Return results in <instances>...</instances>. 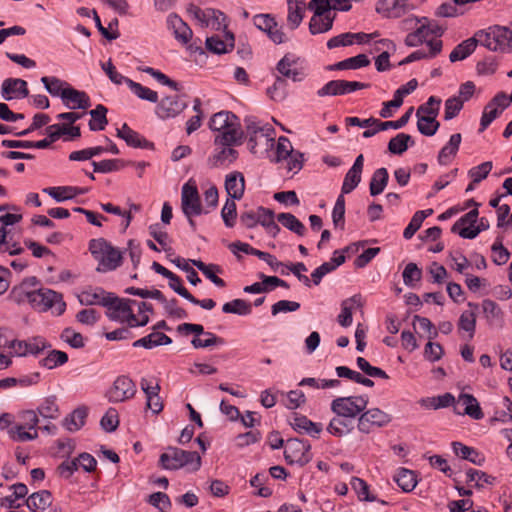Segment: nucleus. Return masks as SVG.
I'll list each match as a JSON object with an SVG mask.
<instances>
[{"label":"nucleus","instance_id":"obj_1","mask_svg":"<svg viewBox=\"0 0 512 512\" xmlns=\"http://www.w3.org/2000/svg\"><path fill=\"white\" fill-rule=\"evenodd\" d=\"M159 465L166 470H178L189 466L190 471H198L201 467V457L196 451H185L169 446L160 455Z\"/></svg>","mask_w":512,"mask_h":512},{"label":"nucleus","instance_id":"obj_2","mask_svg":"<svg viewBox=\"0 0 512 512\" xmlns=\"http://www.w3.org/2000/svg\"><path fill=\"white\" fill-rule=\"evenodd\" d=\"M21 423L9 429L8 433L14 441L25 442L38 438V414L35 410H25L18 415Z\"/></svg>","mask_w":512,"mask_h":512},{"label":"nucleus","instance_id":"obj_3","mask_svg":"<svg viewBox=\"0 0 512 512\" xmlns=\"http://www.w3.org/2000/svg\"><path fill=\"white\" fill-rule=\"evenodd\" d=\"M368 405L367 396L338 397L331 402V410L338 416H344L353 421L366 409Z\"/></svg>","mask_w":512,"mask_h":512},{"label":"nucleus","instance_id":"obj_4","mask_svg":"<svg viewBox=\"0 0 512 512\" xmlns=\"http://www.w3.org/2000/svg\"><path fill=\"white\" fill-rule=\"evenodd\" d=\"M30 305L39 311H47L51 308L55 309L57 315L64 313L66 303L63 301L62 295L48 288H39L34 292Z\"/></svg>","mask_w":512,"mask_h":512},{"label":"nucleus","instance_id":"obj_5","mask_svg":"<svg viewBox=\"0 0 512 512\" xmlns=\"http://www.w3.org/2000/svg\"><path fill=\"white\" fill-rule=\"evenodd\" d=\"M108 302L110 305H106L105 307L108 309L106 314L110 320L121 323L127 322L129 327H135L134 322L136 321V316L131 309V304H136L135 300L120 299L113 293H110Z\"/></svg>","mask_w":512,"mask_h":512},{"label":"nucleus","instance_id":"obj_6","mask_svg":"<svg viewBox=\"0 0 512 512\" xmlns=\"http://www.w3.org/2000/svg\"><path fill=\"white\" fill-rule=\"evenodd\" d=\"M311 445L307 441L298 438H290L287 440L284 457L288 464H297L300 467L308 464L312 459L310 453Z\"/></svg>","mask_w":512,"mask_h":512},{"label":"nucleus","instance_id":"obj_7","mask_svg":"<svg viewBox=\"0 0 512 512\" xmlns=\"http://www.w3.org/2000/svg\"><path fill=\"white\" fill-rule=\"evenodd\" d=\"M181 209L186 217L203 213L198 189L195 184L185 183L181 192Z\"/></svg>","mask_w":512,"mask_h":512},{"label":"nucleus","instance_id":"obj_8","mask_svg":"<svg viewBox=\"0 0 512 512\" xmlns=\"http://www.w3.org/2000/svg\"><path fill=\"white\" fill-rule=\"evenodd\" d=\"M370 84L358 81L331 80L317 91L319 97L339 96L352 93L359 89L368 88Z\"/></svg>","mask_w":512,"mask_h":512},{"label":"nucleus","instance_id":"obj_9","mask_svg":"<svg viewBox=\"0 0 512 512\" xmlns=\"http://www.w3.org/2000/svg\"><path fill=\"white\" fill-rule=\"evenodd\" d=\"M254 25L265 32L269 39L275 44H282L286 41L282 27L278 25L275 18L270 14H258L253 17Z\"/></svg>","mask_w":512,"mask_h":512},{"label":"nucleus","instance_id":"obj_10","mask_svg":"<svg viewBox=\"0 0 512 512\" xmlns=\"http://www.w3.org/2000/svg\"><path fill=\"white\" fill-rule=\"evenodd\" d=\"M246 123V132L248 135V144L250 147V151L252 153H256V135L260 134L261 137H264L265 145L267 147H273L275 140L274 134L275 130L270 125L259 126V124L251 118H247L245 120Z\"/></svg>","mask_w":512,"mask_h":512},{"label":"nucleus","instance_id":"obj_11","mask_svg":"<svg viewBox=\"0 0 512 512\" xmlns=\"http://www.w3.org/2000/svg\"><path fill=\"white\" fill-rule=\"evenodd\" d=\"M135 383L127 376H119L108 391V400L113 403L124 402L134 397Z\"/></svg>","mask_w":512,"mask_h":512},{"label":"nucleus","instance_id":"obj_12","mask_svg":"<svg viewBox=\"0 0 512 512\" xmlns=\"http://www.w3.org/2000/svg\"><path fill=\"white\" fill-rule=\"evenodd\" d=\"M391 416L379 408L363 411L358 418L357 428L360 432L368 434L372 426L383 427L390 423Z\"/></svg>","mask_w":512,"mask_h":512},{"label":"nucleus","instance_id":"obj_13","mask_svg":"<svg viewBox=\"0 0 512 512\" xmlns=\"http://www.w3.org/2000/svg\"><path fill=\"white\" fill-rule=\"evenodd\" d=\"M228 125H223L219 134L214 139L215 145L220 146H234L242 143L243 132L239 118L236 116V121L228 120Z\"/></svg>","mask_w":512,"mask_h":512},{"label":"nucleus","instance_id":"obj_14","mask_svg":"<svg viewBox=\"0 0 512 512\" xmlns=\"http://www.w3.org/2000/svg\"><path fill=\"white\" fill-rule=\"evenodd\" d=\"M453 410L458 415H468L474 420H481L484 413L478 400L471 394L461 393L455 401Z\"/></svg>","mask_w":512,"mask_h":512},{"label":"nucleus","instance_id":"obj_15","mask_svg":"<svg viewBox=\"0 0 512 512\" xmlns=\"http://www.w3.org/2000/svg\"><path fill=\"white\" fill-rule=\"evenodd\" d=\"M40 282L35 276L25 278L19 285H16L10 291L9 297L17 304L25 301L31 302L34 292L38 289Z\"/></svg>","mask_w":512,"mask_h":512},{"label":"nucleus","instance_id":"obj_16","mask_svg":"<svg viewBox=\"0 0 512 512\" xmlns=\"http://www.w3.org/2000/svg\"><path fill=\"white\" fill-rule=\"evenodd\" d=\"M187 103L179 96L164 97L156 106V114L161 119L174 118L184 111Z\"/></svg>","mask_w":512,"mask_h":512},{"label":"nucleus","instance_id":"obj_17","mask_svg":"<svg viewBox=\"0 0 512 512\" xmlns=\"http://www.w3.org/2000/svg\"><path fill=\"white\" fill-rule=\"evenodd\" d=\"M62 101L64 105L71 110L87 109L91 106V100L86 92L76 90L67 85L62 92Z\"/></svg>","mask_w":512,"mask_h":512},{"label":"nucleus","instance_id":"obj_18","mask_svg":"<svg viewBox=\"0 0 512 512\" xmlns=\"http://www.w3.org/2000/svg\"><path fill=\"white\" fill-rule=\"evenodd\" d=\"M364 166V156L358 155L344 177V181L341 187V194L351 193L361 182L362 171Z\"/></svg>","mask_w":512,"mask_h":512},{"label":"nucleus","instance_id":"obj_19","mask_svg":"<svg viewBox=\"0 0 512 512\" xmlns=\"http://www.w3.org/2000/svg\"><path fill=\"white\" fill-rule=\"evenodd\" d=\"M376 11L386 18H399L409 11L408 0H380Z\"/></svg>","mask_w":512,"mask_h":512},{"label":"nucleus","instance_id":"obj_20","mask_svg":"<svg viewBox=\"0 0 512 512\" xmlns=\"http://www.w3.org/2000/svg\"><path fill=\"white\" fill-rule=\"evenodd\" d=\"M117 137L123 139L126 144L133 148L154 149V144L131 129L126 123L117 129Z\"/></svg>","mask_w":512,"mask_h":512},{"label":"nucleus","instance_id":"obj_21","mask_svg":"<svg viewBox=\"0 0 512 512\" xmlns=\"http://www.w3.org/2000/svg\"><path fill=\"white\" fill-rule=\"evenodd\" d=\"M1 93L2 97L7 101L13 98V93H17L18 98L28 97L29 90L27 88V82L18 78L5 79L1 86Z\"/></svg>","mask_w":512,"mask_h":512},{"label":"nucleus","instance_id":"obj_22","mask_svg":"<svg viewBox=\"0 0 512 512\" xmlns=\"http://www.w3.org/2000/svg\"><path fill=\"white\" fill-rule=\"evenodd\" d=\"M225 189L231 199L240 200L245 191V179L241 172L234 171L225 178Z\"/></svg>","mask_w":512,"mask_h":512},{"label":"nucleus","instance_id":"obj_23","mask_svg":"<svg viewBox=\"0 0 512 512\" xmlns=\"http://www.w3.org/2000/svg\"><path fill=\"white\" fill-rule=\"evenodd\" d=\"M167 26L173 31L175 38L186 44L192 38V30L190 27L176 14H170L167 17Z\"/></svg>","mask_w":512,"mask_h":512},{"label":"nucleus","instance_id":"obj_24","mask_svg":"<svg viewBox=\"0 0 512 512\" xmlns=\"http://www.w3.org/2000/svg\"><path fill=\"white\" fill-rule=\"evenodd\" d=\"M414 111V108L413 107H410L398 120H396L395 122H381L377 119V122L373 125L375 126L373 129H367L363 132V137L364 138H370L372 136H374L376 133H378L379 131H384V130H387L389 128H392V129H400L402 127H404L412 113Z\"/></svg>","mask_w":512,"mask_h":512},{"label":"nucleus","instance_id":"obj_25","mask_svg":"<svg viewBox=\"0 0 512 512\" xmlns=\"http://www.w3.org/2000/svg\"><path fill=\"white\" fill-rule=\"evenodd\" d=\"M288 15L287 24L294 30L301 24L305 10L307 8L306 0H287Z\"/></svg>","mask_w":512,"mask_h":512},{"label":"nucleus","instance_id":"obj_26","mask_svg":"<svg viewBox=\"0 0 512 512\" xmlns=\"http://www.w3.org/2000/svg\"><path fill=\"white\" fill-rule=\"evenodd\" d=\"M295 61L290 55H285L277 64V70L282 78L291 79L294 82H300L304 79V73L300 69L294 67Z\"/></svg>","mask_w":512,"mask_h":512},{"label":"nucleus","instance_id":"obj_27","mask_svg":"<svg viewBox=\"0 0 512 512\" xmlns=\"http://www.w3.org/2000/svg\"><path fill=\"white\" fill-rule=\"evenodd\" d=\"M462 141L460 133L451 135L448 143L440 150L438 154V162L441 165H448L452 158L456 156Z\"/></svg>","mask_w":512,"mask_h":512},{"label":"nucleus","instance_id":"obj_28","mask_svg":"<svg viewBox=\"0 0 512 512\" xmlns=\"http://www.w3.org/2000/svg\"><path fill=\"white\" fill-rule=\"evenodd\" d=\"M428 46H429L428 53H426L423 50L414 51L410 55H408L406 58L401 60L398 65L401 66V65L409 64V63H412L414 61H418V60H421L424 58L435 57L442 50V41L437 40V39L428 41Z\"/></svg>","mask_w":512,"mask_h":512},{"label":"nucleus","instance_id":"obj_29","mask_svg":"<svg viewBox=\"0 0 512 512\" xmlns=\"http://www.w3.org/2000/svg\"><path fill=\"white\" fill-rule=\"evenodd\" d=\"M172 339L162 332H152L149 335L142 337L133 342V347H143L145 349H152L157 346L169 345Z\"/></svg>","mask_w":512,"mask_h":512},{"label":"nucleus","instance_id":"obj_30","mask_svg":"<svg viewBox=\"0 0 512 512\" xmlns=\"http://www.w3.org/2000/svg\"><path fill=\"white\" fill-rule=\"evenodd\" d=\"M394 481L402 489L403 492H411L418 483V478L413 470L407 468H399L394 475Z\"/></svg>","mask_w":512,"mask_h":512},{"label":"nucleus","instance_id":"obj_31","mask_svg":"<svg viewBox=\"0 0 512 512\" xmlns=\"http://www.w3.org/2000/svg\"><path fill=\"white\" fill-rule=\"evenodd\" d=\"M26 506L32 512L45 510L52 503V495L48 490L32 493L26 500Z\"/></svg>","mask_w":512,"mask_h":512},{"label":"nucleus","instance_id":"obj_32","mask_svg":"<svg viewBox=\"0 0 512 512\" xmlns=\"http://www.w3.org/2000/svg\"><path fill=\"white\" fill-rule=\"evenodd\" d=\"M122 263V254L112 245L106 250L100 258V264L97 271H112L118 268Z\"/></svg>","mask_w":512,"mask_h":512},{"label":"nucleus","instance_id":"obj_33","mask_svg":"<svg viewBox=\"0 0 512 512\" xmlns=\"http://www.w3.org/2000/svg\"><path fill=\"white\" fill-rule=\"evenodd\" d=\"M353 421L344 416L336 415L330 420L327 431L336 437H342L353 430Z\"/></svg>","mask_w":512,"mask_h":512},{"label":"nucleus","instance_id":"obj_34","mask_svg":"<svg viewBox=\"0 0 512 512\" xmlns=\"http://www.w3.org/2000/svg\"><path fill=\"white\" fill-rule=\"evenodd\" d=\"M452 448H453L454 453L458 457H460L464 460H468L475 465L481 466L485 461L484 456L481 455L478 451H476L474 448L466 446L460 442H453Z\"/></svg>","mask_w":512,"mask_h":512},{"label":"nucleus","instance_id":"obj_35","mask_svg":"<svg viewBox=\"0 0 512 512\" xmlns=\"http://www.w3.org/2000/svg\"><path fill=\"white\" fill-rule=\"evenodd\" d=\"M191 263L197 267V269H199L217 287H225V281L216 275V273H222V269L219 265L205 264L201 260H191Z\"/></svg>","mask_w":512,"mask_h":512},{"label":"nucleus","instance_id":"obj_36","mask_svg":"<svg viewBox=\"0 0 512 512\" xmlns=\"http://www.w3.org/2000/svg\"><path fill=\"white\" fill-rule=\"evenodd\" d=\"M238 157V152L232 146H222L221 150L208 158V164L212 168L219 167L224 163H232Z\"/></svg>","mask_w":512,"mask_h":512},{"label":"nucleus","instance_id":"obj_37","mask_svg":"<svg viewBox=\"0 0 512 512\" xmlns=\"http://www.w3.org/2000/svg\"><path fill=\"white\" fill-rule=\"evenodd\" d=\"M292 428L297 432H306L310 436L317 437L322 431V425L309 420L306 416H296L291 422Z\"/></svg>","mask_w":512,"mask_h":512},{"label":"nucleus","instance_id":"obj_38","mask_svg":"<svg viewBox=\"0 0 512 512\" xmlns=\"http://www.w3.org/2000/svg\"><path fill=\"white\" fill-rule=\"evenodd\" d=\"M110 293L105 292L102 288H96L95 291H84L80 296V303L84 305H110L108 300Z\"/></svg>","mask_w":512,"mask_h":512},{"label":"nucleus","instance_id":"obj_39","mask_svg":"<svg viewBox=\"0 0 512 512\" xmlns=\"http://www.w3.org/2000/svg\"><path fill=\"white\" fill-rule=\"evenodd\" d=\"M68 362V355L64 351L50 350L45 357L39 360V366L48 370L63 366Z\"/></svg>","mask_w":512,"mask_h":512},{"label":"nucleus","instance_id":"obj_40","mask_svg":"<svg viewBox=\"0 0 512 512\" xmlns=\"http://www.w3.org/2000/svg\"><path fill=\"white\" fill-rule=\"evenodd\" d=\"M389 180L388 170L384 167L374 171L370 184L369 191L371 196H377L381 194L387 186Z\"/></svg>","mask_w":512,"mask_h":512},{"label":"nucleus","instance_id":"obj_41","mask_svg":"<svg viewBox=\"0 0 512 512\" xmlns=\"http://www.w3.org/2000/svg\"><path fill=\"white\" fill-rule=\"evenodd\" d=\"M87 415V409L85 407H79L64 418L63 426L70 432L78 431L84 426Z\"/></svg>","mask_w":512,"mask_h":512},{"label":"nucleus","instance_id":"obj_42","mask_svg":"<svg viewBox=\"0 0 512 512\" xmlns=\"http://www.w3.org/2000/svg\"><path fill=\"white\" fill-rule=\"evenodd\" d=\"M370 64L369 58L365 54H358L354 57L339 61L329 67L330 70L359 69Z\"/></svg>","mask_w":512,"mask_h":512},{"label":"nucleus","instance_id":"obj_43","mask_svg":"<svg viewBox=\"0 0 512 512\" xmlns=\"http://www.w3.org/2000/svg\"><path fill=\"white\" fill-rule=\"evenodd\" d=\"M335 18L336 14H333V16L313 15L309 22L310 33L316 35L328 32L332 29Z\"/></svg>","mask_w":512,"mask_h":512},{"label":"nucleus","instance_id":"obj_44","mask_svg":"<svg viewBox=\"0 0 512 512\" xmlns=\"http://www.w3.org/2000/svg\"><path fill=\"white\" fill-rule=\"evenodd\" d=\"M414 144L415 142L409 134L399 133L390 139L388 143V150L392 154L401 155L409 146H413Z\"/></svg>","mask_w":512,"mask_h":512},{"label":"nucleus","instance_id":"obj_45","mask_svg":"<svg viewBox=\"0 0 512 512\" xmlns=\"http://www.w3.org/2000/svg\"><path fill=\"white\" fill-rule=\"evenodd\" d=\"M499 98H503V95H495L484 107L479 132H483L500 115L501 111L495 107Z\"/></svg>","mask_w":512,"mask_h":512},{"label":"nucleus","instance_id":"obj_46","mask_svg":"<svg viewBox=\"0 0 512 512\" xmlns=\"http://www.w3.org/2000/svg\"><path fill=\"white\" fill-rule=\"evenodd\" d=\"M107 112V108L102 104H98L95 109L90 110L89 114L92 120L89 121V128L91 131H101L105 129L108 124Z\"/></svg>","mask_w":512,"mask_h":512},{"label":"nucleus","instance_id":"obj_47","mask_svg":"<svg viewBox=\"0 0 512 512\" xmlns=\"http://www.w3.org/2000/svg\"><path fill=\"white\" fill-rule=\"evenodd\" d=\"M476 49V41L474 39L469 38L464 41H462L460 44H458L450 53L449 60L451 62H456L460 60L466 59L468 56H470L474 50Z\"/></svg>","mask_w":512,"mask_h":512},{"label":"nucleus","instance_id":"obj_48","mask_svg":"<svg viewBox=\"0 0 512 512\" xmlns=\"http://www.w3.org/2000/svg\"><path fill=\"white\" fill-rule=\"evenodd\" d=\"M277 220L285 228L299 236H303L306 232V227L304 226V224L295 215L291 213H280L277 215Z\"/></svg>","mask_w":512,"mask_h":512},{"label":"nucleus","instance_id":"obj_49","mask_svg":"<svg viewBox=\"0 0 512 512\" xmlns=\"http://www.w3.org/2000/svg\"><path fill=\"white\" fill-rule=\"evenodd\" d=\"M455 403V398L451 393H444L442 395L436 397H427L423 398L420 401V404L426 408L430 409H440L446 408Z\"/></svg>","mask_w":512,"mask_h":512},{"label":"nucleus","instance_id":"obj_50","mask_svg":"<svg viewBox=\"0 0 512 512\" xmlns=\"http://www.w3.org/2000/svg\"><path fill=\"white\" fill-rule=\"evenodd\" d=\"M126 84L138 98L149 101L151 103L158 102V93L156 91L151 90L150 88L145 87L131 79L126 80Z\"/></svg>","mask_w":512,"mask_h":512},{"label":"nucleus","instance_id":"obj_51","mask_svg":"<svg viewBox=\"0 0 512 512\" xmlns=\"http://www.w3.org/2000/svg\"><path fill=\"white\" fill-rule=\"evenodd\" d=\"M476 41V46L478 44L486 47L487 49L491 51H498L499 46L496 42V35H495V29L490 28L488 31L480 30L475 33V35L472 37Z\"/></svg>","mask_w":512,"mask_h":512},{"label":"nucleus","instance_id":"obj_52","mask_svg":"<svg viewBox=\"0 0 512 512\" xmlns=\"http://www.w3.org/2000/svg\"><path fill=\"white\" fill-rule=\"evenodd\" d=\"M78 188L72 186L48 187L43 190L57 202H62L74 198L77 195Z\"/></svg>","mask_w":512,"mask_h":512},{"label":"nucleus","instance_id":"obj_53","mask_svg":"<svg viewBox=\"0 0 512 512\" xmlns=\"http://www.w3.org/2000/svg\"><path fill=\"white\" fill-rule=\"evenodd\" d=\"M37 414L44 419H56L59 416V407L55 396L45 398L37 408Z\"/></svg>","mask_w":512,"mask_h":512},{"label":"nucleus","instance_id":"obj_54","mask_svg":"<svg viewBox=\"0 0 512 512\" xmlns=\"http://www.w3.org/2000/svg\"><path fill=\"white\" fill-rule=\"evenodd\" d=\"M131 162H127L130 164ZM93 170L98 173H110L125 167L126 162L121 159H105L99 162L93 161Z\"/></svg>","mask_w":512,"mask_h":512},{"label":"nucleus","instance_id":"obj_55","mask_svg":"<svg viewBox=\"0 0 512 512\" xmlns=\"http://www.w3.org/2000/svg\"><path fill=\"white\" fill-rule=\"evenodd\" d=\"M222 311L237 315H249L252 312V306L243 299H234L225 303L222 306Z\"/></svg>","mask_w":512,"mask_h":512},{"label":"nucleus","instance_id":"obj_56","mask_svg":"<svg viewBox=\"0 0 512 512\" xmlns=\"http://www.w3.org/2000/svg\"><path fill=\"white\" fill-rule=\"evenodd\" d=\"M441 104V99L430 96L426 103L420 105L416 111V117L425 116V117H433L436 119L439 113V107Z\"/></svg>","mask_w":512,"mask_h":512},{"label":"nucleus","instance_id":"obj_57","mask_svg":"<svg viewBox=\"0 0 512 512\" xmlns=\"http://www.w3.org/2000/svg\"><path fill=\"white\" fill-rule=\"evenodd\" d=\"M496 42L501 52L512 51V30L507 27L495 26Z\"/></svg>","mask_w":512,"mask_h":512},{"label":"nucleus","instance_id":"obj_58","mask_svg":"<svg viewBox=\"0 0 512 512\" xmlns=\"http://www.w3.org/2000/svg\"><path fill=\"white\" fill-rule=\"evenodd\" d=\"M459 330L468 332L469 339H472L476 329V314L472 310L464 311L458 321Z\"/></svg>","mask_w":512,"mask_h":512},{"label":"nucleus","instance_id":"obj_59","mask_svg":"<svg viewBox=\"0 0 512 512\" xmlns=\"http://www.w3.org/2000/svg\"><path fill=\"white\" fill-rule=\"evenodd\" d=\"M41 82L43 83L45 89L52 96H60L62 98V92L69 85L67 82L62 81L57 77H48L43 76L41 78Z\"/></svg>","mask_w":512,"mask_h":512},{"label":"nucleus","instance_id":"obj_60","mask_svg":"<svg viewBox=\"0 0 512 512\" xmlns=\"http://www.w3.org/2000/svg\"><path fill=\"white\" fill-rule=\"evenodd\" d=\"M350 484L360 501L372 502L376 500L375 496L370 494L369 486L363 479L353 477Z\"/></svg>","mask_w":512,"mask_h":512},{"label":"nucleus","instance_id":"obj_61","mask_svg":"<svg viewBox=\"0 0 512 512\" xmlns=\"http://www.w3.org/2000/svg\"><path fill=\"white\" fill-rule=\"evenodd\" d=\"M417 129L425 136H433L439 129L440 123L433 117L419 116L417 117Z\"/></svg>","mask_w":512,"mask_h":512},{"label":"nucleus","instance_id":"obj_62","mask_svg":"<svg viewBox=\"0 0 512 512\" xmlns=\"http://www.w3.org/2000/svg\"><path fill=\"white\" fill-rule=\"evenodd\" d=\"M236 199L228 198L221 210V217L224 221V224L228 228H232L235 225L236 217H237V208H236Z\"/></svg>","mask_w":512,"mask_h":512},{"label":"nucleus","instance_id":"obj_63","mask_svg":"<svg viewBox=\"0 0 512 512\" xmlns=\"http://www.w3.org/2000/svg\"><path fill=\"white\" fill-rule=\"evenodd\" d=\"M286 80L278 76L274 84L267 89V95L274 101H282L286 98Z\"/></svg>","mask_w":512,"mask_h":512},{"label":"nucleus","instance_id":"obj_64","mask_svg":"<svg viewBox=\"0 0 512 512\" xmlns=\"http://www.w3.org/2000/svg\"><path fill=\"white\" fill-rule=\"evenodd\" d=\"M61 339L75 349L85 346L82 334L74 331L72 328H65L61 333Z\"/></svg>","mask_w":512,"mask_h":512}]
</instances>
